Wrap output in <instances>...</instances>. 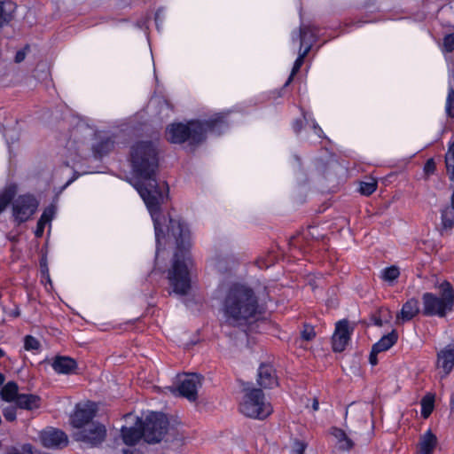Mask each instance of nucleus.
Returning a JSON list of instances; mask_svg holds the SVG:
<instances>
[{
    "instance_id": "864d4df0",
    "label": "nucleus",
    "mask_w": 454,
    "mask_h": 454,
    "mask_svg": "<svg viewBox=\"0 0 454 454\" xmlns=\"http://www.w3.org/2000/svg\"><path fill=\"white\" fill-rule=\"evenodd\" d=\"M122 452L123 454H138V451L137 450H130L129 449H123Z\"/></svg>"
},
{
    "instance_id": "473e14b6",
    "label": "nucleus",
    "mask_w": 454,
    "mask_h": 454,
    "mask_svg": "<svg viewBox=\"0 0 454 454\" xmlns=\"http://www.w3.org/2000/svg\"><path fill=\"white\" fill-rule=\"evenodd\" d=\"M400 269L396 265H391L384 268L381 272L380 278L392 286L400 277Z\"/></svg>"
},
{
    "instance_id": "2f4dec72",
    "label": "nucleus",
    "mask_w": 454,
    "mask_h": 454,
    "mask_svg": "<svg viewBox=\"0 0 454 454\" xmlns=\"http://www.w3.org/2000/svg\"><path fill=\"white\" fill-rule=\"evenodd\" d=\"M434 395L431 393L426 394L420 401V414L423 419H427L434 409Z\"/></svg>"
},
{
    "instance_id": "6e6552de",
    "label": "nucleus",
    "mask_w": 454,
    "mask_h": 454,
    "mask_svg": "<svg viewBox=\"0 0 454 454\" xmlns=\"http://www.w3.org/2000/svg\"><path fill=\"white\" fill-rule=\"evenodd\" d=\"M39 202L29 193L21 194L15 199L12 207L13 222L18 225L28 221L35 213Z\"/></svg>"
},
{
    "instance_id": "7ed1b4c3",
    "label": "nucleus",
    "mask_w": 454,
    "mask_h": 454,
    "mask_svg": "<svg viewBox=\"0 0 454 454\" xmlns=\"http://www.w3.org/2000/svg\"><path fill=\"white\" fill-rule=\"evenodd\" d=\"M168 231L175 238L176 244L172 267L168 272V279L175 294L185 295L191 289V278L187 266L191 256V231L185 222L171 217Z\"/></svg>"
},
{
    "instance_id": "c85d7f7f",
    "label": "nucleus",
    "mask_w": 454,
    "mask_h": 454,
    "mask_svg": "<svg viewBox=\"0 0 454 454\" xmlns=\"http://www.w3.org/2000/svg\"><path fill=\"white\" fill-rule=\"evenodd\" d=\"M19 393V386L15 381H8L1 390V397L7 403L16 402Z\"/></svg>"
},
{
    "instance_id": "aec40b11",
    "label": "nucleus",
    "mask_w": 454,
    "mask_h": 454,
    "mask_svg": "<svg viewBox=\"0 0 454 454\" xmlns=\"http://www.w3.org/2000/svg\"><path fill=\"white\" fill-rule=\"evenodd\" d=\"M319 27L310 24H301L300 26L299 39L300 50L308 47L309 43L311 41V47L318 39Z\"/></svg>"
},
{
    "instance_id": "49530a36",
    "label": "nucleus",
    "mask_w": 454,
    "mask_h": 454,
    "mask_svg": "<svg viewBox=\"0 0 454 454\" xmlns=\"http://www.w3.org/2000/svg\"><path fill=\"white\" fill-rule=\"evenodd\" d=\"M307 444L302 441H295L291 454H304Z\"/></svg>"
},
{
    "instance_id": "a211bd4d",
    "label": "nucleus",
    "mask_w": 454,
    "mask_h": 454,
    "mask_svg": "<svg viewBox=\"0 0 454 454\" xmlns=\"http://www.w3.org/2000/svg\"><path fill=\"white\" fill-rule=\"evenodd\" d=\"M51 367L58 374H74L78 369L75 359L67 356H56L51 363Z\"/></svg>"
},
{
    "instance_id": "f3484780",
    "label": "nucleus",
    "mask_w": 454,
    "mask_h": 454,
    "mask_svg": "<svg viewBox=\"0 0 454 454\" xmlns=\"http://www.w3.org/2000/svg\"><path fill=\"white\" fill-rule=\"evenodd\" d=\"M43 445L47 448H61L68 443L67 434L60 429L52 428L50 431L43 432L41 436Z\"/></svg>"
},
{
    "instance_id": "09e8293b",
    "label": "nucleus",
    "mask_w": 454,
    "mask_h": 454,
    "mask_svg": "<svg viewBox=\"0 0 454 454\" xmlns=\"http://www.w3.org/2000/svg\"><path fill=\"white\" fill-rule=\"evenodd\" d=\"M380 352L376 351L375 348L372 347L370 355H369V363L374 366L378 364V354Z\"/></svg>"
},
{
    "instance_id": "c9c22d12",
    "label": "nucleus",
    "mask_w": 454,
    "mask_h": 454,
    "mask_svg": "<svg viewBox=\"0 0 454 454\" xmlns=\"http://www.w3.org/2000/svg\"><path fill=\"white\" fill-rule=\"evenodd\" d=\"M442 226L444 230H450L454 227V212L451 209L446 208L441 212Z\"/></svg>"
},
{
    "instance_id": "f257e3e1",
    "label": "nucleus",
    "mask_w": 454,
    "mask_h": 454,
    "mask_svg": "<svg viewBox=\"0 0 454 454\" xmlns=\"http://www.w3.org/2000/svg\"><path fill=\"white\" fill-rule=\"evenodd\" d=\"M129 161L133 174L138 179L135 187L152 214L159 244L160 238L164 237V231L155 213L160 211L163 192L156 178L159 168L156 145L152 141L136 142L129 149Z\"/></svg>"
},
{
    "instance_id": "dca6fc26",
    "label": "nucleus",
    "mask_w": 454,
    "mask_h": 454,
    "mask_svg": "<svg viewBox=\"0 0 454 454\" xmlns=\"http://www.w3.org/2000/svg\"><path fill=\"white\" fill-rule=\"evenodd\" d=\"M257 384L265 389H272L278 386L276 369L271 364L262 363L257 370Z\"/></svg>"
},
{
    "instance_id": "e2e57ef3",
    "label": "nucleus",
    "mask_w": 454,
    "mask_h": 454,
    "mask_svg": "<svg viewBox=\"0 0 454 454\" xmlns=\"http://www.w3.org/2000/svg\"><path fill=\"white\" fill-rule=\"evenodd\" d=\"M4 380V376L3 373L0 372V384H2Z\"/></svg>"
},
{
    "instance_id": "4be33fe9",
    "label": "nucleus",
    "mask_w": 454,
    "mask_h": 454,
    "mask_svg": "<svg viewBox=\"0 0 454 454\" xmlns=\"http://www.w3.org/2000/svg\"><path fill=\"white\" fill-rule=\"evenodd\" d=\"M18 188L15 184H9L0 190V215L14 202Z\"/></svg>"
},
{
    "instance_id": "ddd939ff",
    "label": "nucleus",
    "mask_w": 454,
    "mask_h": 454,
    "mask_svg": "<svg viewBox=\"0 0 454 454\" xmlns=\"http://www.w3.org/2000/svg\"><path fill=\"white\" fill-rule=\"evenodd\" d=\"M353 329L349 327L347 319L336 323L335 331L332 338V348L334 352H342L348 346Z\"/></svg>"
},
{
    "instance_id": "680f3d73",
    "label": "nucleus",
    "mask_w": 454,
    "mask_h": 454,
    "mask_svg": "<svg viewBox=\"0 0 454 454\" xmlns=\"http://www.w3.org/2000/svg\"><path fill=\"white\" fill-rule=\"evenodd\" d=\"M5 356V352L3 348H0V359Z\"/></svg>"
},
{
    "instance_id": "ea45409f",
    "label": "nucleus",
    "mask_w": 454,
    "mask_h": 454,
    "mask_svg": "<svg viewBox=\"0 0 454 454\" xmlns=\"http://www.w3.org/2000/svg\"><path fill=\"white\" fill-rule=\"evenodd\" d=\"M316 337V332L311 325L305 324L303 329L301 332V338L303 340L310 341Z\"/></svg>"
},
{
    "instance_id": "a18cd8bd",
    "label": "nucleus",
    "mask_w": 454,
    "mask_h": 454,
    "mask_svg": "<svg viewBox=\"0 0 454 454\" xmlns=\"http://www.w3.org/2000/svg\"><path fill=\"white\" fill-rule=\"evenodd\" d=\"M39 264H40L41 281L43 282L44 277H48V274L50 273L46 256L43 255L41 257Z\"/></svg>"
},
{
    "instance_id": "5701e85b",
    "label": "nucleus",
    "mask_w": 454,
    "mask_h": 454,
    "mask_svg": "<svg viewBox=\"0 0 454 454\" xmlns=\"http://www.w3.org/2000/svg\"><path fill=\"white\" fill-rule=\"evenodd\" d=\"M437 445L436 435L429 429L420 438L418 448L419 454H433Z\"/></svg>"
},
{
    "instance_id": "2eb2a0df",
    "label": "nucleus",
    "mask_w": 454,
    "mask_h": 454,
    "mask_svg": "<svg viewBox=\"0 0 454 454\" xmlns=\"http://www.w3.org/2000/svg\"><path fill=\"white\" fill-rule=\"evenodd\" d=\"M106 437V428L100 423H92L89 429H84L79 434V440L90 447L100 445Z\"/></svg>"
},
{
    "instance_id": "de8ad7c7",
    "label": "nucleus",
    "mask_w": 454,
    "mask_h": 454,
    "mask_svg": "<svg viewBox=\"0 0 454 454\" xmlns=\"http://www.w3.org/2000/svg\"><path fill=\"white\" fill-rule=\"evenodd\" d=\"M29 50V45L27 44L23 49L21 50H19L16 54H15V57H14V61L16 63H21L25 58H26V55H27V51Z\"/></svg>"
},
{
    "instance_id": "9d476101",
    "label": "nucleus",
    "mask_w": 454,
    "mask_h": 454,
    "mask_svg": "<svg viewBox=\"0 0 454 454\" xmlns=\"http://www.w3.org/2000/svg\"><path fill=\"white\" fill-rule=\"evenodd\" d=\"M435 369L441 380L446 379L454 369V342L449 343L436 352Z\"/></svg>"
},
{
    "instance_id": "c756f323",
    "label": "nucleus",
    "mask_w": 454,
    "mask_h": 454,
    "mask_svg": "<svg viewBox=\"0 0 454 454\" xmlns=\"http://www.w3.org/2000/svg\"><path fill=\"white\" fill-rule=\"evenodd\" d=\"M447 175L451 182L454 183V138L448 143V150L444 157Z\"/></svg>"
},
{
    "instance_id": "0eeeda50",
    "label": "nucleus",
    "mask_w": 454,
    "mask_h": 454,
    "mask_svg": "<svg viewBox=\"0 0 454 454\" xmlns=\"http://www.w3.org/2000/svg\"><path fill=\"white\" fill-rule=\"evenodd\" d=\"M239 411L246 417L263 420L273 412V408L262 388L252 387L246 389Z\"/></svg>"
},
{
    "instance_id": "1a4fd4ad",
    "label": "nucleus",
    "mask_w": 454,
    "mask_h": 454,
    "mask_svg": "<svg viewBox=\"0 0 454 454\" xmlns=\"http://www.w3.org/2000/svg\"><path fill=\"white\" fill-rule=\"evenodd\" d=\"M203 131V142L207 139V134L221 136L230 127L228 114L216 113L207 120H200Z\"/></svg>"
},
{
    "instance_id": "79ce46f5",
    "label": "nucleus",
    "mask_w": 454,
    "mask_h": 454,
    "mask_svg": "<svg viewBox=\"0 0 454 454\" xmlns=\"http://www.w3.org/2000/svg\"><path fill=\"white\" fill-rule=\"evenodd\" d=\"M3 416L9 422H12V421L16 420V418H17L16 408L12 407V406L4 408L3 411Z\"/></svg>"
},
{
    "instance_id": "4c0bfd02",
    "label": "nucleus",
    "mask_w": 454,
    "mask_h": 454,
    "mask_svg": "<svg viewBox=\"0 0 454 454\" xmlns=\"http://www.w3.org/2000/svg\"><path fill=\"white\" fill-rule=\"evenodd\" d=\"M21 450L22 452L15 446H8L4 454H33V446L30 443H24Z\"/></svg>"
},
{
    "instance_id": "cd10ccee",
    "label": "nucleus",
    "mask_w": 454,
    "mask_h": 454,
    "mask_svg": "<svg viewBox=\"0 0 454 454\" xmlns=\"http://www.w3.org/2000/svg\"><path fill=\"white\" fill-rule=\"evenodd\" d=\"M16 4L12 1H0V28L12 19Z\"/></svg>"
},
{
    "instance_id": "f704fd0d",
    "label": "nucleus",
    "mask_w": 454,
    "mask_h": 454,
    "mask_svg": "<svg viewBox=\"0 0 454 454\" xmlns=\"http://www.w3.org/2000/svg\"><path fill=\"white\" fill-rule=\"evenodd\" d=\"M24 349L37 354L41 351L40 341L33 335H26L24 337Z\"/></svg>"
},
{
    "instance_id": "052dcab7",
    "label": "nucleus",
    "mask_w": 454,
    "mask_h": 454,
    "mask_svg": "<svg viewBox=\"0 0 454 454\" xmlns=\"http://www.w3.org/2000/svg\"><path fill=\"white\" fill-rule=\"evenodd\" d=\"M375 325H379V326H381L382 325V321L380 318H378L375 320Z\"/></svg>"
},
{
    "instance_id": "a19ab883",
    "label": "nucleus",
    "mask_w": 454,
    "mask_h": 454,
    "mask_svg": "<svg viewBox=\"0 0 454 454\" xmlns=\"http://www.w3.org/2000/svg\"><path fill=\"white\" fill-rule=\"evenodd\" d=\"M426 176H429L433 175L436 170V164L434 158L428 159L423 168Z\"/></svg>"
},
{
    "instance_id": "f03ea898",
    "label": "nucleus",
    "mask_w": 454,
    "mask_h": 454,
    "mask_svg": "<svg viewBox=\"0 0 454 454\" xmlns=\"http://www.w3.org/2000/svg\"><path fill=\"white\" fill-rule=\"evenodd\" d=\"M269 294L260 297L254 288L243 283H232L222 301V310L228 325L245 328L258 321L267 310Z\"/></svg>"
},
{
    "instance_id": "a878e982",
    "label": "nucleus",
    "mask_w": 454,
    "mask_h": 454,
    "mask_svg": "<svg viewBox=\"0 0 454 454\" xmlns=\"http://www.w3.org/2000/svg\"><path fill=\"white\" fill-rule=\"evenodd\" d=\"M55 207L51 205L47 207L42 213L40 218L37 221L36 228L35 231V236L41 238L44 232L45 225L51 222L55 215Z\"/></svg>"
},
{
    "instance_id": "9b49d317",
    "label": "nucleus",
    "mask_w": 454,
    "mask_h": 454,
    "mask_svg": "<svg viewBox=\"0 0 454 454\" xmlns=\"http://www.w3.org/2000/svg\"><path fill=\"white\" fill-rule=\"evenodd\" d=\"M116 141L114 135L106 132H96L94 142L91 145V152L95 160H102L109 155L115 148Z\"/></svg>"
},
{
    "instance_id": "bb28decb",
    "label": "nucleus",
    "mask_w": 454,
    "mask_h": 454,
    "mask_svg": "<svg viewBox=\"0 0 454 454\" xmlns=\"http://www.w3.org/2000/svg\"><path fill=\"white\" fill-rule=\"evenodd\" d=\"M310 50L311 41L309 43L308 47H305L303 50H299L298 57L294 63L291 74L286 82H285L284 87H287L293 82L294 76L300 71L301 66L304 63V59L310 51Z\"/></svg>"
},
{
    "instance_id": "58836bf2",
    "label": "nucleus",
    "mask_w": 454,
    "mask_h": 454,
    "mask_svg": "<svg viewBox=\"0 0 454 454\" xmlns=\"http://www.w3.org/2000/svg\"><path fill=\"white\" fill-rule=\"evenodd\" d=\"M445 109L447 115L454 118V90L452 87H449L448 90Z\"/></svg>"
},
{
    "instance_id": "4d7b16f0",
    "label": "nucleus",
    "mask_w": 454,
    "mask_h": 454,
    "mask_svg": "<svg viewBox=\"0 0 454 454\" xmlns=\"http://www.w3.org/2000/svg\"><path fill=\"white\" fill-rule=\"evenodd\" d=\"M312 408L314 411H317L318 408H319V403L317 399L314 400L313 403H312Z\"/></svg>"
},
{
    "instance_id": "bf43d9fd",
    "label": "nucleus",
    "mask_w": 454,
    "mask_h": 454,
    "mask_svg": "<svg viewBox=\"0 0 454 454\" xmlns=\"http://www.w3.org/2000/svg\"><path fill=\"white\" fill-rule=\"evenodd\" d=\"M450 205H451L452 210L454 211V190H453V192H452L451 198H450Z\"/></svg>"
},
{
    "instance_id": "13d9d810",
    "label": "nucleus",
    "mask_w": 454,
    "mask_h": 454,
    "mask_svg": "<svg viewBox=\"0 0 454 454\" xmlns=\"http://www.w3.org/2000/svg\"><path fill=\"white\" fill-rule=\"evenodd\" d=\"M43 283V284L49 283L50 285H51V278H50V273L48 274V277H44Z\"/></svg>"
},
{
    "instance_id": "f8f14e48",
    "label": "nucleus",
    "mask_w": 454,
    "mask_h": 454,
    "mask_svg": "<svg viewBox=\"0 0 454 454\" xmlns=\"http://www.w3.org/2000/svg\"><path fill=\"white\" fill-rule=\"evenodd\" d=\"M202 380L203 377L200 374H186L185 377L180 380L178 386L179 395L191 402L196 401L198 398V388L201 386Z\"/></svg>"
},
{
    "instance_id": "20e7f679",
    "label": "nucleus",
    "mask_w": 454,
    "mask_h": 454,
    "mask_svg": "<svg viewBox=\"0 0 454 454\" xmlns=\"http://www.w3.org/2000/svg\"><path fill=\"white\" fill-rule=\"evenodd\" d=\"M440 295L432 292H426L421 296V314L427 317H445L454 309V288L452 285L444 280L438 286Z\"/></svg>"
},
{
    "instance_id": "72a5a7b5",
    "label": "nucleus",
    "mask_w": 454,
    "mask_h": 454,
    "mask_svg": "<svg viewBox=\"0 0 454 454\" xmlns=\"http://www.w3.org/2000/svg\"><path fill=\"white\" fill-rule=\"evenodd\" d=\"M333 435L338 440L339 442H345L344 446H341V449L345 450H349L354 447L353 441L347 435L346 432L338 427H333Z\"/></svg>"
},
{
    "instance_id": "c03bdc74",
    "label": "nucleus",
    "mask_w": 454,
    "mask_h": 454,
    "mask_svg": "<svg viewBox=\"0 0 454 454\" xmlns=\"http://www.w3.org/2000/svg\"><path fill=\"white\" fill-rule=\"evenodd\" d=\"M304 123H306V121L304 120L303 116L301 115V118H296L292 122V129L296 134L299 135L303 127Z\"/></svg>"
},
{
    "instance_id": "e433bc0d",
    "label": "nucleus",
    "mask_w": 454,
    "mask_h": 454,
    "mask_svg": "<svg viewBox=\"0 0 454 454\" xmlns=\"http://www.w3.org/2000/svg\"><path fill=\"white\" fill-rule=\"evenodd\" d=\"M377 181L372 180L370 182H360L359 192L364 196L372 195L377 189Z\"/></svg>"
},
{
    "instance_id": "7c9ffc66",
    "label": "nucleus",
    "mask_w": 454,
    "mask_h": 454,
    "mask_svg": "<svg viewBox=\"0 0 454 454\" xmlns=\"http://www.w3.org/2000/svg\"><path fill=\"white\" fill-rule=\"evenodd\" d=\"M299 109H300L301 114L303 116L304 120L306 121V124L310 125L314 133L319 138L325 137L324 130L317 122L316 119L313 116V114L311 112L306 111L302 106H300Z\"/></svg>"
},
{
    "instance_id": "69168bd1",
    "label": "nucleus",
    "mask_w": 454,
    "mask_h": 454,
    "mask_svg": "<svg viewBox=\"0 0 454 454\" xmlns=\"http://www.w3.org/2000/svg\"><path fill=\"white\" fill-rule=\"evenodd\" d=\"M371 20H361L360 22L362 23H366V22H370Z\"/></svg>"
},
{
    "instance_id": "39448f33",
    "label": "nucleus",
    "mask_w": 454,
    "mask_h": 454,
    "mask_svg": "<svg viewBox=\"0 0 454 454\" xmlns=\"http://www.w3.org/2000/svg\"><path fill=\"white\" fill-rule=\"evenodd\" d=\"M166 137L171 144L182 145L188 143L192 149L203 143V131L200 120L193 119L186 123L173 122L166 129Z\"/></svg>"
},
{
    "instance_id": "6e6d98bb",
    "label": "nucleus",
    "mask_w": 454,
    "mask_h": 454,
    "mask_svg": "<svg viewBox=\"0 0 454 454\" xmlns=\"http://www.w3.org/2000/svg\"><path fill=\"white\" fill-rule=\"evenodd\" d=\"M20 311L19 309V308H16L12 312V316L14 317H20Z\"/></svg>"
},
{
    "instance_id": "412c9836",
    "label": "nucleus",
    "mask_w": 454,
    "mask_h": 454,
    "mask_svg": "<svg viewBox=\"0 0 454 454\" xmlns=\"http://www.w3.org/2000/svg\"><path fill=\"white\" fill-rule=\"evenodd\" d=\"M121 437L123 443L128 446H134L141 439L144 440L141 427L137 426V422L133 427L122 426L121 428Z\"/></svg>"
},
{
    "instance_id": "5fc2aeb1",
    "label": "nucleus",
    "mask_w": 454,
    "mask_h": 454,
    "mask_svg": "<svg viewBox=\"0 0 454 454\" xmlns=\"http://www.w3.org/2000/svg\"><path fill=\"white\" fill-rule=\"evenodd\" d=\"M371 7H372V9H373L374 11H378V10H379V8H378V7H376L374 4H366L364 6V9H366V10L371 9Z\"/></svg>"
},
{
    "instance_id": "4468645a",
    "label": "nucleus",
    "mask_w": 454,
    "mask_h": 454,
    "mask_svg": "<svg viewBox=\"0 0 454 454\" xmlns=\"http://www.w3.org/2000/svg\"><path fill=\"white\" fill-rule=\"evenodd\" d=\"M96 416V408L93 403H78L70 417L71 425L75 428H82L90 423Z\"/></svg>"
},
{
    "instance_id": "b1692460",
    "label": "nucleus",
    "mask_w": 454,
    "mask_h": 454,
    "mask_svg": "<svg viewBox=\"0 0 454 454\" xmlns=\"http://www.w3.org/2000/svg\"><path fill=\"white\" fill-rule=\"evenodd\" d=\"M41 398L34 394H20L15 402L17 407L22 410L33 411L40 407Z\"/></svg>"
},
{
    "instance_id": "338daca9",
    "label": "nucleus",
    "mask_w": 454,
    "mask_h": 454,
    "mask_svg": "<svg viewBox=\"0 0 454 454\" xmlns=\"http://www.w3.org/2000/svg\"><path fill=\"white\" fill-rule=\"evenodd\" d=\"M158 20V13L155 14V21L157 22Z\"/></svg>"
},
{
    "instance_id": "6ab92c4d",
    "label": "nucleus",
    "mask_w": 454,
    "mask_h": 454,
    "mask_svg": "<svg viewBox=\"0 0 454 454\" xmlns=\"http://www.w3.org/2000/svg\"><path fill=\"white\" fill-rule=\"evenodd\" d=\"M419 300L415 297L408 299L402 306L400 312L396 315V319L402 323L411 321L420 313Z\"/></svg>"
},
{
    "instance_id": "8fccbe9b",
    "label": "nucleus",
    "mask_w": 454,
    "mask_h": 454,
    "mask_svg": "<svg viewBox=\"0 0 454 454\" xmlns=\"http://www.w3.org/2000/svg\"><path fill=\"white\" fill-rule=\"evenodd\" d=\"M80 176V174L77 173V172H74L73 176L66 183V184L64 185V188L67 187L68 185H70L73 182H74L78 177Z\"/></svg>"
},
{
    "instance_id": "3c124183",
    "label": "nucleus",
    "mask_w": 454,
    "mask_h": 454,
    "mask_svg": "<svg viewBox=\"0 0 454 454\" xmlns=\"http://www.w3.org/2000/svg\"><path fill=\"white\" fill-rule=\"evenodd\" d=\"M293 158H294V161L296 162L297 166L299 168H301V159L298 155H296V154L294 155Z\"/></svg>"
},
{
    "instance_id": "37998d69",
    "label": "nucleus",
    "mask_w": 454,
    "mask_h": 454,
    "mask_svg": "<svg viewBox=\"0 0 454 454\" xmlns=\"http://www.w3.org/2000/svg\"><path fill=\"white\" fill-rule=\"evenodd\" d=\"M443 47L446 51L452 52L454 51V33L449 34L443 38Z\"/></svg>"
},
{
    "instance_id": "393cba45",
    "label": "nucleus",
    "mask_w": 454,
    "mask_h": 454,
    "mask_svg": "<svg viewBox=\"0 0 454 454\" xmlns=\"http://www.w3.org/2000/svg\"><path fill=\"white\" fill-rule=\"evenodd\" d=\"M399 335L395 329H393L390 333L383 335L376 343L372 345L376 351L385 352L395 346L398 340Z\"/></svg>"
},
{
    "instance_id": "423d86ee",
    "label": "nucleus",
    "mask_w": 454,
    "mask_h": 454,
    "mask_svg": "<svg viewBox=\"0 0 454 454\" xmlns=\"http://www.w3.org/2000/svg\"><path fill=\"white\" fill-rule=\"evenodd\" d=\"M137 426L141 427L144 441L148 444L160 443L168 431L169 421L163 412L149 411L137 419Z\"/></svg>"
},
{
    "instance_id": "603ef678",
    "label": "nucleus",
    "mask_w": 454,
    "mask_h": 454,
    "mask_svg": "<svg viewBox=\"0 0 454 454\" xmlns=\"http://www.w3.org/2000/svg\"><path fill=\"white\" fill-rule=\"evenodd\" d=\"M450 408L451 411H454V392L451 394L450 398Z\"/></svg>"
},
{
    "instance_id": "0e129e2a",
    "label": "nucleus",
    "mask_w": 454,
    "mask_h": 454,
    "mask_svg": "<svg viewBox=\"0 0 454 454\" xmlns=\"http://www.w3.org/2000/svg\"><path fill=\"white\" fill-rule=\"evenodd\" d=\"M316 229H317V227H315V226H309V231H310V230H316Z\"/></svg>"
}]
</instances>
